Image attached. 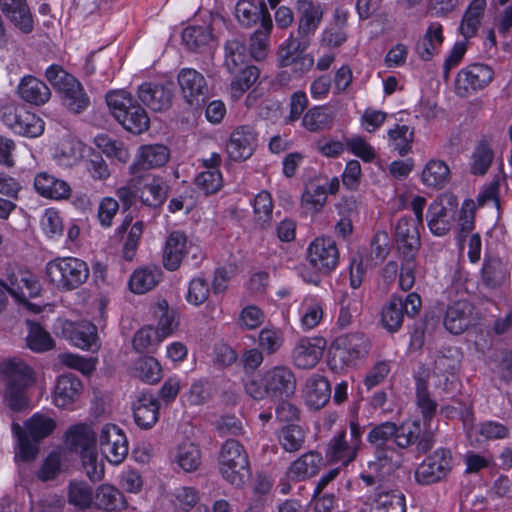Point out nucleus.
Returning a JSON list of instances; mask_svg holds the SVG:
<instances>
[{"instance_id": "37998d69", "label": "nucleus", "mask_w": 512, "mask_h": 512, "mask_svg": "<svg viewBox=\"0 0 512 512\" xmlns=\"http://www.w3.org/2000/svg\"><path fill=\"white\" fill-rule=\"evenodd\" d=\"M95 491L84 481H71L68 485L67 501L70 505L87 510L94 505Z\"/></svg>"}, {"instance_id": "4468645a", "label": "nucleus", "mask_w": 512, "mask_h": 512, "mask_svg": "<svg viewBox=\"0 0 512 512\" xmlns=\"http://www.w3.org/2000/svg\"><path fill=\"white\" fill-rule=\"evenodd\" d=\"M452 455L450 450L438 448L418 464V483L433 484L447 476L451 470Z\"/></svg>"}, {"instance_id": "f8f14e48", "label": "nucleus", "mask_w": 512, "mask_h": 512, "mask_svg": "<svg viewBox=\"0 0 512 512\" xmlns=\"http://www.w3.org/2000/svg\"><path fill=\"white\" fill-rule=\"evenodd\" d=\"M98 442L102 454L111 464L119 465L128 455L127 437L115 424L108 423L102 426Z\"/></svg>"}, {"instance_id": "79ce46f5", "label": "nucleus", "mask_w": 512, "mask_h": 512, "mask_svg": "<svg viewBox=\"0 0 512 512\" xmlns=\"http://www.w3.org/2000/svg\"><path fill=\"white\" fill-rule=\"evenodd\" d=\"M428 227L436 236L446 235L451 228V218L447 208L438 201H433L426 213Z\"/></svg>"}, {"instance_id": "1a4fd4ad", "label": "nucleus", "mask_w": 512, "mask_h": 512, "mask_svg": "<svg viewBox=\"0 0 512 512\" xmlns=\"http://www.w3.org/2000/svg\"><path fill=\"white\" fill-rule=\"evenodd\" d=\"M54 329L57 335L65 338L78 348L95 351L99 347L97 343V328L91 322H73L67 319H58Z\"/></svg>"}, {"instance_id": "680f3d73", "label": "nucleus", "mask_w": 512, "mask_h": 512, "mask_svg": "<svg viewBox=\"0 0 512 512\" xmlns=\"http://www.w3.org/2000/svg\"><path fill=\"white\" fill-rule=\"evenodd\" d=\"M11 430L13 436L17 439L18 452L16 456L24 462L34 460L38 453L37 445L29 440L28 435L17 422H12Z\"/></svg>"}, {"instance_id": "393cba45", "label": "nucleus", "mask_w": 512, "mask_h": 512, "mask_svg": "<svg viewBox=\"0 0 512 512\" xmlns=\"http://www.w3.org/2000/svg\"><path fill=\"white\" fill-rule=\"evenodd\" d=\"M83 385L80 379L72 373L58 377L54 388L53 401L59 408L71 409L81 396Z\"/></svg>"}, {"instance_id": "c85d7f7f", "label": "nucleus", "mask_w": 512, "mask_h": 512, "mask_svg": "<svg viewBox=\"0 0 512 512\" xmlns=\"http://www.w3.org/2000/svg\"><path fill=\"white\" fill-rule=\"evenodd\" d=\"M64 439L67 448L80 455L96 448V434L92 427L85 423L72 425L66 431Z\"/></svg>"}, {"instance_id": "39448f33", "label": "nucleus", "mask_w": 512, "mask_h": 512, "mask_svg": "<svg viewBox=\"0 0 512 512\" xmlns=\"http://www.w3.org/2000/svg\"><path fill=\"white\" fill-rule=\"evenodd\" d=\"M219 471L222 477L235 487H241L249 476V459L243 445L228 439L219 454Z\"/></svg>"}, {"instance_id": "f704fd0d", "label": "nucleus", "mask_w": 512, "mask_h": 512, "mask_svg": "<svg viewBox=\"0 0 512 512\" xmlns=\"http://www.w3.org/2000/svg\"><path fill=\"white\" fill-rule=\"evenodd\" d=\"M235 15L240 25L246 28L261 24L264 18L271 19L263 1L239 0L235 7Z\"/></svg>"}, {"instance_id": "f03ea898", "label": "nucleus", "mask_w": 512, "mask_h": 512, "mask_svg": "<svg viewBox=\"0 0 512 512\" xmlns=\"http://www.w3.org/2000/svg\"><path fill=\"white\" fill-rule=\"evenodd\" d=\"M46 277L59 291H73L83 285L90 275L88 264L76 257H56L46 264Z\"/></svg>"}, {"instance_id": "e433bc0d", "label": "nucleus", "mask_w": 512, "mask_h": 512, "mask_svg": "<svg viewBox=\"0 0 512 512\" xmlns=\"http://www.w3.org/2000/svg\"><path fill=\"white\" fill-rule=\"evenodd\" d=\"M494 159V151L489 139H480L470 157V173L475 176H483L489 170Z\"/></svg>"}, {"instance_id": "a19ab883", "label": "nucleus", "mask_w": 512, "mask_h": 512, "mask_svg": "<svg viewBox=\"0 0 512 512\" xmlns=\"http://www.w3.org/2000/svg\"><path fill=\"white\" fill-rule=\"evenodd\" d=\"M334 114L323 106H314L302 117V126L312 133L326 131L332 128Z\"/></svg>"}, {"instance_id": "ddd939ff", "label": "nucleus", "mask_w": 512, "mask_h": 512, "mask_svg": "<svg viewBox=\"0 0 512 512\" xmlns=\"http://www.w3.org/2000/svg\"><path fill=\"white\" fill-rule=\"evenodd\" d=\"M177 82L185 102L195 108L201 107L208 97V83L202 73L193 68H182Z\"/></svg>"}, {"instance_id": "9d476101", "label": "nucleus", "mask_w": 512, "mask_h": 512, "mask_svg": "<svg viewBox=\"0 0 512 512\" xmlns=\"http://www.w3.org/2000/svg\"><path fill=\"white\" fill-rule=\"evenodd\" d=\"M414 441L412 429L390 421L373 426L367 434V442L371 446H397L404 449L411 446Z\"/></svg>"}, {"instance_id": "bb28decb", "label": "nucleus", "mask_w": 512, "mask_h": 512, "mask_svg": "<svg viewBox=\"0 0 512 512\" xmlns=\"http://www.w3.org/2000/svg\"><path fill=\"white\" fill-rule=\"evenodd\" d=\"M473 306L466 300H459L448 306L445 317V328L454 335H460L472 325Z\"/></svg>"}, {"instance_id": "aec40b11", "label": "nucleus", "mask_w": 512, "mask_h": 512, "mask_svg": "<svg viewBox=\"0 0 512 512\" xmlns=\"http://www.w3.org/2000/svg\"><path fill=\"white\" fill-rule=\"evenodd\" d=\"M296 10L298 15L297 37L311 44V39L323 18L322 7L312 0H298Z\"/></svg>"}, {"instance_id": "72a5a7b5", "label": "nucleus", "mask_w": 512, "mask_h": 512, "mask_svg": "<svg viewBox=\"0 0 512 512\" xmlns=\"http://www.w3.org/2000/svg\"><path fill=\"white\" fill-rule=\"evenodd\" d=\"M416 220L401 218L395 227V239L403 259L415 260L416 257Z\"/></svg>"}, {"instance_id": "3c124183", "label": "nucleus", "mask_w": 512, "mask_h": 512, "mask_svg": "<svg viewBox=\"0 0 512 512\" xmlns=\"http://www.w3.org/2000/svg\"><path fill=\"white\" fill-rule=\"evenodd\" d=\"M55 427V420L41 413H35L25 422L28 435L36 443L51 435Z\"/></svg>"}, {"instance_id": "2f4dec72", "label": "nucleus", "mask_w": 512, "mask_h": 512, "mask_svg": "<svg viewBox=\"0 0 512 512\" xmlns=\"http://www.w3.org/2000/svg\"><path fill=\"white\" fill-rule=\"evenodd\" d=\"M0 8L21 32H32L34 23L26 0H0Z\"/></svg>"}, {"instance_id": "0eeeda50", "label": "nucleus", "mask_w": 512, "mask_h": 512, "mask_svg": "<svg viewBox=\"0 0 512 512\" xmlns=\"http://www.w3.org/2000/svg\"><path fill=\"white\" fill-rule=\"evenodd\" d=\"M2 122L14 133L36 138L44 132V121L36 114L21 107L6 105L0 109Z\"/></svg>"}, {"instance_id": "2eb2a0df", "label": "nucleus", "mask_w": 512, "mask_h": 512, "mask_svg": "<svg viewBox=\"0 0 512 512\" xmlns=\"http://www.w3.org/2000/svg\"><path fill=\"white\" fill-rule=\"evenodd\" d=\"M416 292L409 293L403 300L401 297L392 296L381 311L382 326L389 332H396L403 323L404 315L413 317L416 313Z\"/></svg>"}, {"instance_id": "6e6552de", "label": "nucleus", "mask_w": 512, "mask_h": 512, "mask_svg": "<svg viewBox=\"0 0 512 512\" xmlns=\"http://www.w3.org/2000/svg\"><path fill=\"white\" fill-rule=\"evenodd\" d=\"M494 77L491 67L483 63H472L463 67L456 75L454 92L459 97H468L488 86Z\"/></svg>"}, {"instance_id": "603ef678", "label": "nucleus", "mask_w": 512, "mask_h": 512, "mask_svg": "<svg viewBox=\"0 0 512 512\" xmlns=\"http://www.w3.org/2000/svg\"><path fill=\"white\" fill-rule=\"evenodd\" d=\"M28 335L26 337L28 347L34 352H45L54 347V340L39 323L27 320Z\"/></svg>"}, {"instance_id": "423d86ee", "label": "nucleus", "mask_w": 512, "mask_h": 512, "mask_svg": "<svg viewBox=\"0 0 512 512\" xmlns=\"http://www.w3.org/2000/svg\"><path fill=\"white\" fill-rule=\"evenodd\" d=\"M437 402L428 393L426 382L418 377V410L422 416L423 431L420 435V421L418 420V452H427L434 444V431L438 428L435 421Z\"/></svg>"}, {"instance_id": "de8ad7c7", "label": "nucleus", "mask_w": 512, "mask_h": 512, "mask_svg": "<svg viewBox=\"0 0 512 512\" xmlns=\"http://www.w3.org/2000/svg\"><path fill=\"white\" fill-rule=\"evenodd\" d=\"M444 42L443 26L438 22H433L427 28L423 38V49L418 51V56L429 61L437 54Z\"/></svg>"}, {"instance_id": "bf43d9fd", "label": "nucleus", "mask_w": 512, "mask_h": 512, "mask_svg": "<svg viewBox=\"0 0 512 512\" xmlns=\"http://www.w3.org/2000/svg\"><path fill=\"white\" fill-rule=\"evenodd\" d=\"M388 139L390 146L399 155L404 156L412 150L414 131L407 125H396L394 129L389 130Z\"/></svg>"}, {"instance_id": "0e129e2a", "label": "nucleus", "mask_w": 512, "mask_h": 512, "mask_svg": "<svg viewBox=\"0 0 512 512\" xmlns=\"http://www.w3.org/2000/svg\"><path fill=\"white\" fill-rule=\"evenodd\" d=\"M327 200V189L324 185L310 184L302 195V204L313 213L319 212Z\"/></svg>"}, {"instance_id": "9b49d317", "label": "nucleus", "mask_w": 512, "mask_h": 512, "mask_svg": "<svg viewBox=\"0 0 512 512\" xmlns=\"http://www.w3.org/2000/svg\"><path fill=\"white\" fill-rule=\"evenodd\" d=\"M307 259L319 273L329 275L339 265L340 254L336 242L326 236L315 238L307 248Z\"/></svg>"}, {"instance_id": "7c9ffc66", "label": "nucleus", "mask_w": 512, "mask_h": 512, "mask_svg": "<svg viewBox=\"0 0 512 512\" xmlns=\"http://www.w3.org/2000/svg\"><path fill=\"white\" fill-rule=\"evenodd\" d=\"M34 187L38 194L48 199L63 200L71 195V187L66 181L47 172H40L35 176Z\"/></svg>"}, {"instance_id": "20e7f679", "label": "nucleus", "mask_w": 512, "mask_h": 512, "mask_svg": "<svg viewBox=\"0 0 512 512\" xmlns=\"http://www.w3.org/2000/svg\"><path fill=\"white\" fill-rule=\"evenodd\" d=\"M370 349L369 339L361 332L344 334L337 337L330 349L329 361L332 369L354 367L364 359Z\"/></svg>"}, {"instance_id": "412c9836", "label": "nucleus", "mask_w": 512, "mask_h": 512, "mask_svg": "<svg viewBox=\"0 0 512 512\" xmlns=\"http://www.w3.org/2000/svg\"><path fill=\"white\" fill-rule=\"evenodd\" d=\"M374 449V460L368 463L369 470L373 474L360 475L361 480L367 486H373L376 482L383 481L384 476L392 473L397 467L396 461L393 460L397 446H372Z\"/></svg>"}, {"instance_id": "8fccbe9b", "label": "nucleus", "mask_w": 512, "mask_h": 512, "mask_svg": "<svg viewBox=\"0 0 512 512\" xmlns=\"http://www.w3.org/2000/svg\"><path fill=\"white\" fill-rule=\"evenodd\" d=\"M232 74L234 79L230 85L231 96L238 99L257 81L260 70L254 65H247Z\"/></svg>"}, {"instance_id": "c9c22d12", "label": "nucleus", "mask_w": 512, "mask_h": 512, "mask_svg": "<svg viewBox=\"0 0 512 512\" xmlns=\"http://www.w3.org/2000/svg\"><path fill=\"white\" fill-rule=\"evenodd\" d=\"M127 500L123 493L113 485L102 484L95 490L94 506L105 511H120L127 507Z\"/></svg>"}, {"instance_id": "69168bd1", "label": "nucleus", "mask_w": 512, "mask_h": 512, "mask_svg": "<svg viewBox=\"0 0 512 512\" xmlns=\"http://www.w3.org/2000/svg\"><path fill=\"white\" fill-rule=\"evenodd\" d=\"M501 260L498 257H485L482 268L481 278L487 288H496L502 282Z\"/></svg>"}, {"instance_id": "a18cd8bd", "label": "nucleus", "mask_w": 512, "mask_h": 512, "mask_svg": "<svg viewBox=\"0 0 512 512\" xmlns=\"http://www.w3.org/2000/svg\"><path fill=\"white\" fill-rule=\"evenodd\" d=\"M174 459L185 472H192L201 464V451L195 443L185 440L178 444Z\"/></svg>"}, {"instance_id": "4be33fe9", "label": "nucleus", "mask_w": 512, "mask_h": 512, "mask_svg": "<svg viewBox=\"0 0 512 512\" xmlns=\"http://www.w3.org/2000/svg\"><path fill=\"white\" fill-rule=\"evenodd\" d=\"M137 96L152 111L163 112L172 105L173 89L170 84L144 82L138 87Z\"/></svg>"}, {"instance_id": "7ed1b4c3", "label": "nucleus", "mask_w": 512, "mask_h": 512, "mask_svg": "<svg viewBox=\"0 0 512 512\" xmlns=\"http://www.w3.org/2000/svg\"><path fill=\"white\" fill-rule=\"evenodd\" d=\"M0 371L5 382V399L13 411H21L27 406L26 388L32 383V370L21 359L4 361Z\"/></svg>"}, {"instance_id": "338daca9", "label": "nucleus", "mask_w": 512, "mask_h": 512, "mask_svg": "<svg viewBox=\"0 0 512 512\" xmlns=\"http://www.w3.org/2000/svg\"><path fill=\"white\" fill-rule=\"evenodd\" d=\"M61 97L64 101V104L68 107V109L74 113H81L84 111L90 104V99L82 84L80 83V87H70L65 92H62Z\"/></svg>"}, {"instance_id": "58836bf2", "label": "nucleus", "mask_w": 512, "mask_h": 512, "mask_svg": "<svg viewBox=\"0 0 512 512\" xmlns=\"http://www.w3.org/2000/svg\"><path fill=\"white\" fill-rule=\"evenodd\" d=\"M162 279V270L159 267H145L133 272L129 280L132 292L144 294L158 285Z\"/></svg>"}, {"instance_id": "6ab92c4d", "label": "nucleus", "mask_w": 512, "mask_h": 512, "mask_svg": "<svg viewBox=\"0 0 512 512\" xmlns=\"http://www.w3.org/2000/svg\"><path fill=\"white\" fill-rule=\"evenodd\" d=\"M262 381L267 385L268 396L277 399L289 398L296 390V378L291 369L276 366L266 371Z\"/></svg>"}, {"instance_id": "09e8293b", "label": "nucleus", "mask_w": 512, "mask_h": 512, "mask_svg": "<svg viewBox=\"0 0 512 512\" xmlns=\"http://www.w3.org/2000/svg\"><path fill=\"white\" fill-rule=\"evenodd\" d=\"M310 46L309 43L299 37L290 36L279 47L277 51V64L281 68L290 67L292 61L303 53Z\"/></svg>"}, {"instance_id": "a878e982", "label": "nucleus", "mask_w": 512, "mask_h": 512, "mask_svg": "<svg viewBox=\"0 0 512 512\" xmlns=\"http://www.w3.org/2000/svg\"><path fill=\"white\" fill-rule=\"evenodd\" d=\"M158 399L149 392L140 393L133 402L135 423L142 429L152 428L159 419Z\"/></svg>"}, {"instance_id": "e2e57ef3", "label": "nucleus", "mask_w": 512, "mask_h": 512, "mask_svg": "<svg viewBox=\"0 0 512 512\" xmlns=\"http://www.w3.org/2000/svg\"><path fill=\"white\" fill-rule=\"evenodd\" d=\"M210 295V284L203 276H196L188 283L186 301L195 307L205 303Z\"/></svg>"}, {"instance_id": "864d4df0", "label": "nucleus", "mask_w": 512, "mask_h": 512, "mask_svg": "<svg viewBox=\"0 0 512 512\" xmlns=\"http://www.w3.org/2000/svg\"><path fill=\"white\" fill-rule=\"evenodd\" d=\"M272 30V20L265 19L261 26L250 37V53L257 60H263L267 55L269 35Z\"/></svg>"}, {"instance_id": "ea45409f", "label": "nucleus", "mask_w": 512, "mask_h": 512, "mask_svg": "<svg viewBox=\"0 0 512 512\" xmlns=\"http://www.w3.org/2000/svg\"><path fill=\"white\" fill-rule=\"evenodd\" d=\"M139 180H144L140 191L142 202L150 207L160 206L166 199V185L162 178L150 174L143 175Z\"/></svg>"}, {"instance_id": "f3484780", "label": "nucleus", "mask_w": 512, "mask_h": 512, "mask_svg": "<svg viewBox=\"0 0 512 512\" xmlns=\"http://www.w3.org/2000/svg\"><path fill=\"white\" fill-rule=\"evenodd\" d=\"M170 158V150L162 144H147L138 148L136 159L129 167L134 178H142L143 172L164 166Z\"/></svg>"}, {"instance_id": "13d9d810", "label": "nucleus", "mask_w": 512, "mask_h": 512, "mask_svg": "<svg viewBox=\"0 0 512 512\" xmlns=\"http://www.w3.org/2000/svg\"><path fill=\"white\" fill-rule=\"evenodd\" d=\"M94 143L109 158H115L121 163H126L130 158L129 151L124 143L112 139L108 135H97Z\"/></svg>"}, {"instance_id": "a211bd4d", "label": "nucleus", "mask_w": 512, "mask_h": 512, "mask_svg": "<svg viewBox=\"0 0 512 512\" xmlns=\"http://www.w3.org/2000/svg\"><path fill=\"white\" fill-rule=\"evenodd\" d=\"M376 484L374 492L367 497L369 512H406L403 493L388 487L383 481Z\"/></svg>"}, {"instance_id": "6e6d98bb", "label": "nucleus", "mask_w": 512, "mask_h": 512, "mask_svg": "<svg viewBox=\"0 0 512 512\" xmlns=\"http://www.w3.org/2000/svg\"><path fill=\"white\" fill-rule=\"evenodd\" d=\"M247 59L246 47L242 42L236 39L226 42L224 63L230 73H236L247 66Z\"/></svg>"}, {"instance_id": "052dcab7", "label": "nucleus", "mask_w": 512, "mask_h": 512, "mask_svg": "<svg viewBox=\"0 0 512 512\" xmlns=\"http://www.w3.org/2000/svg\"><path fill=\"white\" fill-rule=\"evenodd\" d=\"M252 204L256 222L262 227L268 226L273 215L271 194L266 190L259 192L254 197Z\"/></svg>"}, {"instance_id": "dca6fc26", "label": "nucleus", "mask_w": 512, "mask_h": 512, "mask_svg": "<svg viewBox=\"0 0 512 512\" xmlns=\"http://www.w3.org/2000/svg\"><path fill=\"white\" fill-rule=\"evenodd\" d=\"M258 142V134L251 125H240L230 134L226 144L228 157L233 161H244L250 158Z\"/></svg>"}, {"instance_id": "f257e3e1", "label": "nucleus", "mask_w": 512, "mask_h": 512, "mask_svg": "<svg viewBox=\"0 0 512 512\" xmlns=\"http://www.w3.org/2000/svg\"><path fill=\"white\" fill-rule=\"evenodd\" d=\"M111 114L128 132L140 135L150 127L146 110L125 90H116L106 95Z\"/></svg>"}, {"instance_id": "5701e85b", "label": "nucleus", "mask_w": 512, "mask_h": 512, "mask_svg": "<svg viewBox=\"0 0 512 512\" xmlns=\"http://www.w3.org/2000/svg\"><path fill=\"white\" fill-rule=\"evenodd\" d=\"M325 340L323 338H303L299 340L292 352L293 363L300 369H312L323 355Z\"/></svg>"}, {"instance_id": "cd10ccee", "label": "nucleus", "mask_w": 512, "mask_h": 512, "mask_svg": "<svg viewBox=\"0 0 512 512\" xmlns=\"http://www.w3.org/2000/svg\"><path fill=\"white\" fill-rule=\"evenodd\" d=\"M359 448L348 440L346 430L337 432L329 441L327 458L334 463L347 466L356 459Z\"/></svg>"}, {"instance_id": "c756f323", "label": "nucleus", "mask_w": 512, "mask_h": 512, "mask_svg": "<svg viewBox=\"0 0 512 512\" xmlns=\"http://www.w3.org/2000/svg\"><path fill=\"white\" fill-rule=\"evenodd\" d=\"M17 93L23 101L35 106L44 105L51 97L50 88L42 80L32 75L21 78Z\"/></svg>"}, {"instance_id": "c03bdc74", "label": "nucleus", "mask_w": 512, "mask_h": 512, "mask_svg": "<svg viewBox=\"0 0 512 512\" xmlns=\"http://www.w3.org/2000/svg\"><path fill=\"white\" fill-rule=\"evenodd\" d=\"M449 175V167L444 161L431 160L421 173V181L427 187L441 189L447 183Z\"/></svg>"}, {"instance_id": "4c0bfd02", "label": "nucleus", "mask_w": 512, "mask_h": 512, "mask_svg": "<svg viewBox=\"0 0 512 512\" xmlns=\"http://www.w3.org/2000/svg\"><path fill=\"white\" fill-rule=\"evenodd\" d=\"M331 396V387L328 380L320 375H313L306 385L307 404L320 409L327 404Z\"/></svg>"}, {"instance_id": "49530a36", "label": "nucleus", "mask_w": 512, "mask_h": 512, "mask_svg": "<svg viewBox=\"0 0 512 512\" xmlns=\"http://www.w3.org/2000/svg\"><path fill=\"white\" fill-rule=\"evenodd\" d=\"M277 438L280 447L285 452L295 453L303 448L306 432L299 425L289 424L282 427Z\"/></svg>"}, {"instance_id": "4d7b16f0", "label": "nucleus", "mask_w": 512, "mask_h": 512, "mask_svg": "<svg viewBox=\"0 0 512 512\" xmlns=\"http://www.w3.org/2000/svg\"><path fill=\"white\" fill-rule=\"evenodd\" d=\"M135 376L148 384H155L162 378V368L154 357L145 356L134 363Z\"/></svg>"}, {"instance_id": "473e14b6", "label": "nucleus", "mask_w": 512, "mask_h": 512, "mask_svg": "<svg viewBox=\"0 0 512 512\" xmlns=\"http://www.w3.org/2000/svg\"><path fill=\"white\" fill-rule=\"evenodd\" d=\"M323 465V457L317 451H309L294 460L287 471L290 479L303 481L317 475Z\"/></svg>"}, {"instance_id": "5fc2aeb1", "label": "nucleus", "mask_w": 512, "mask_h": 512, "mask_svg": "<svg viewBox=\"0 0 512 512\" xmlns=\"http://www.w3.org/2000/svg\"><path fill=\"white\" fill-rule=\"evenodd\" d=\"M182 40L188 49L202 51L213 41V35L207 26H190L183 30Z\"/></svg>"}, {"instance_id": "b1692460", "label": "nucleus", "mask_w": 512, "mask_h": 512, "mask_svg": "<svg viewBox=\"0 0 512 512\" xmlns=\"http://www.w3.org/2000/svg\"><path fill=\"white\" fill-rule=\"evenodd\" d=\"M198 247L188 243L187 237L180 231L169 234L163 251V265L169 271L179 268L184 256Z\"/></svg>"}, {"instance_id": "774afa93", "label": "nucleus", "mask_w": 512, "mask_h": 512, "mask_svg": "<svg viewBox=\"0 0 512 512\" xmlns=\"http://www.w3.org/2000/svg\"><path fill=\"white\" fill-rule=\"evenodd\" d=\"M195 185L206 195L214 194L222 188V174L219 169L204 170L195 178Z\"/></svg>"}]
</instances>
